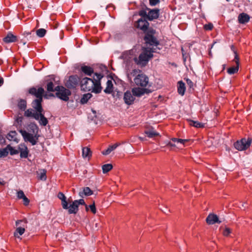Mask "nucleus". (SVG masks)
Segmentation results:
<instances>
[{"mask_svg":"<svg viewBox=\"0 0 252 252\" xmlns=\"http://www.w3.org/2000/svg\"><path fill=\"white\" fill-rule=\"evenodd\" d=\"M149 23L146 19H139L136 23L137 28L143 31L145 33L144 40L147 45H159V43L155 36L156 31L153 28H149Z\"/></svg>","mask_w":252,"mask_h":252,"instance_id":"f257e3e1","label":"nucleus"},{"mask_svg":"<svg viewBox=\"0 0 252 252\" xmlns=\"http://www.w3.org/2000/svg\"><path fill=\"white\" fill-rule=\"evenodd\" d=\"M152 48H144L143 51L140 54L138 57V60L137 58L134 59V61L136 62L137 64H140L144 62L145 64L150 59L153 57V53L158 52V50H160V48L157 46L151 45Z\"/></svg>","mask_w":252,"mask_h":252,"instance_id":"f03ea898","label":"nucleus"},{"mask_svg":"<svg viewBox=\"0 0 252 252\" xmlns=\"http://www.w3.org/2000/svg\"><path fill=\"white\" fill-rule=\"evenodd\" d=\"M56 96L60 99L67 101L69 100V96L71 94V92L63 86H57L55 87Z\"/></svg>","mask_w":252,"mask_h":252,"instance_id":"7ed1b4c3","label":"nucleus"},{"mask_svg":"<svg viewBox=\"0 0 252 252\" xmlns=\"http://www.w3.org/2000/svg\"><path fill=\"white\" fill-rule=\"evenodd\" d=\"M19 132L25 141L30 142L32 145H35L37 143L39 137L37 133H34V135H33L32 134L27 132L25 130L21 129L19 130Z\"/></svg>","mask_w":252,"mask_h":252,"instance_id":"20e7f679","label":"nucleus"},{"mask_svg":"<svg viewBox=\"0 0 252 252\" xmlns=\"http://www.w3.org/2000/svg\"><path fill=\"white\" fill-rule=\"evenodd\" d=\"M252 139L250 138L248 139L242 138L234 143V147L238 151H244L247 150L252 143Z\"/></svg>","mask_w":252,"mask_h":252,"instance_id":"39448f33","label":"nucleus"},{"mask_svg":"<svg viewBox=\"0 0 252 252\" xmlns=\"http://www.w3.org/2000/svg\"><path fill=\"white\" fill-rule=\"evenodd\" d=\"M29 93L32 95L35 96L36 99H39L40 98L43 99V97L44 98H48V95L47 94H44L45 91L42 87H39L36 89L35 87H32L29 90Z\"/></svg>","mask_w":252,"mask_h":252,"instance_id":"423d86ee","label":"nucleus"},{"mask_svg":"<svg viewBox=\"0 0 252 252\" xmlns=\"http://www.w3.org/2000/svg\"><path fill=\"white\" fill-rule=\"evenodd\" d=\"M134 82L135 85L142 87H146L149 82V78L143 73L138 74L134 79Z\"/></svg>","mask_w":252,"mask_h":252,"instance_id":"0eeeda50","label":"nucleus"},{"mask_svg":"<svg viewBox=\"0 0 252 252\" xmlns=\"http://www.w3.org/2000/svg\"><path fill=\"white\" fill-rule=\"evenodd\" d=\"M82 89L84 91H90L94 86V83L92 78L85 77L82 79L80 82Z\"/></svg>","mask_w":252,"mask_h":252,"instance_id":"6e6552de","label":"nucleus"},{"mask_svg":"<svg viewBox=\"0 0 252 252\" xmlns=\"http://www.w3.org/2000/svg\"><path fill=\"white\" fill-rule=\"evenodd\" d=\"M231 50L233 51L234 54H235V57L234 61H235L236 65L232 66L231 67H229L227 69V72L229 74H234L238 72L239 69V57L238 55L237 54L236 51L235 50V48L233 45H232L231 46Z\"/></svg>","mask_w":252,"mask_h":252,"instance_id":"1a4fd4ad","label":"nucleus"},{"mask_svg":"<svg viewBox=\"0 0 252 252\" xmlns=\"http://www.w3.org/2000/svg\"><path fill=\"white\" fill-rule=\"evenodd\" d=\"M79 78L76 75L69 76L68 80L65 83V86L68 89H74L78 84Z\"/></svg>","mask_w":252,"mask_h":252,"instance_id":"9d476101","label":"nucleus"},{"mask_svg":"<svg viewBox=\"0 0 252 252\" xmlns=\"http://www.w3.org/2000/svg\"><path fill=\"white\" fill-rule=\"evenodd\" d=\"M43 101V99L40 98L39 99H35L33 100L32 103V108L36 111L37 113H40L43 111V109L41 103Z\"/></svg>","mask_w":252,"mask_h":252,"instance_id":"9b49d317","label":"nucleus"},{"mask_svg":"<svg viewBox=\"0 0 252 252\" xmlns=\"http://www.w3.org/2000/svg\"><path fill=\"white\" fill-rule=\"evenodd\" d=\"M124 100L126 104L130 105L133 103L135 97L133 96V94L130 91H127L124 94Z\"/></svg>","mask_w":252,"mask_h":252,"instance_id":"f8f14e48","label":"nucleus"},{"mask_svg":"<svg viewBox=\"0 0 252 252\" xmlns=\"http://www.w3.org/2000/svg\"><path fill=\"white\" fill-rule=\"evenodd\" d=\"M206 221L208 224H214L216 223H220L221 220H220L217 215L214 214H209L206 218Z\"/></svg>","mask_w":252,"mask_h":252,"instance_id":"ddd939ff","label":"nucleus"},{"mask_svg":"<svg viewBox=\"0 0 252 252\" xmlns=\"http://www.w3.org/2000/svg\"><path fill=\"white\" fill-rule=\"evenodd\" d=\"M149 10L148 14V19L150 21H152L154 19L158 18L159 16V10L158 9H150L147 8Z\"/></svg>","mask_w":252,"mask_h":252,"instance_id":"4468645a","label":"nucleus"},{"mask_svg":"<svg viewBox=\"0 0 252 252\" xmlns=\"http://www.w3.org/2000/svg\"><path fill=\"white\" fill-rule=\"evenodd\" d=\"M17 40V36L14 35L11 32H7L6 36L3 38V41L5 43L15 42Z\"/></svg>","mask_w":252,"mask_h":252,"instance_id":"2eb2a0df","label":"nucleus"},{"mask_svg":"<svg viewBox=\"0 0 252 252\" xmlns=\"http://www.w3.org/2000/svg\"><path fill=\"white\" fill-rule=\"evenodd\" d=\"M149 90L146 89H141L140 88H134L132 89V93L133 95L136 96H141L145 94L149 93Z\"/></svg>","mask_w":252,"mask_h":252,"instance_id":"dca6fc26","label":"nucleus"},{"mask_svg":"<svg viewBox=\"0 0 252 252\" xmlns=\"http://www.w3.org/2000/svg\"><path fill=\"white\" fill-rule=\"evenodd\" d=\"M188 141L187 139H182L174 138V148L183 149L185 147V143Z\"/></svg>","mask_w":252,"mask_h":252,"instance_id":"f3484780","label":"nucleus"},{"mask_svg":"<svg viewBox=\"0 0 252 252\" xmlns=\"http://www.w3.org/2000/svg\"><path fill=\"white\" fill-rule=\"evenodd\" d=\"M19 151L20 153L21 158H27L28 157L29 150L25 145H21L19 146Z\"/></svg>","mask_w":252,"mask_h":252,"instance_id":"a211bd4d","label":"nucleus"},{"mask_svg":"<svg viewBox=\"0 0 252 252\" xmlns=\"http://www.w3.org/2000/svg\"><path fill=\"white\" fill-rule=\"evenodd\" d=\"M81 70L86 75L89 76H92V75L94 73V69L92 67L85 65L81 66Z\"/></svg>","mask_w":252,"mask_h":252,"instance_id":"6ab92c4d","label":"nucleus"},{"mask_svg":"<svg viewBox=\"0 0 252 252\" xmlns=\"http://www.w3.org/2000/svg\"><path fill=\"white\" fill-rule=\"evenodd\" d=\"M238 19L239 23L244 24L249 21L250 17L246 13H242L239 15Z\"/></svg>","mask_w":252,"mask_h":252,"instance_id":"aec40b11","label":"nucleus"},{"mask_svg":"<svg viewBox=\"0 0 252 252\" xmlns=\"http://www.w3.org/2000/svg\"><path fill=\"white\" fill-rule=\"evenodd\" d=\"M25 113H24V116L26 117L29 118V117H32L34 119H38V113L36 112H35L34 110L30 108L27 109V110H25Z\"/></svg>","mask_w":252,"mask_h":252,"instance_id":"412c9836","label":"nucleus"},{"mask_svg":"<svg viewBox=\"0 0 252 252\" xmlns=\"http://www.w3.org/2000/svg\"><path fill=\"white\" fill-rule=\"evenodd\" d=\"M38 119H35L36 120L39 121V123L40 125L45 126L47 125L48 121L46 118L44 117L42 112L38 113Z\"/></svg>","mask_w":252,"mask_h":252,"instance_id":"4be33fe9","label":"nucleus"},{"mask_svg":"<svg viewBox=\"0 0 252 252\" xmlns=\"http://www.w3.org/2000/svg\"><path fill=\"white\" fill-rule=\"evenodd\" d=\"M186 91L185 84L182 81H180L177 83V92L179 94L183 96Z\"/></svg>","mask_w":252,"mask_h":252,"instance_id":"5701e85b","label":"nucleus"},{"mask_svg":"<svg viewBox=\"0 0 252 252\" xmlns=\"http://www.w3.org/2000/svg\"><path fill=\"white\" fill-rule=\"evenodd\" d=\"M68 209V213L69 214H75L78 211V207L76 203H75V200L72 202V204L69 206Z\"/></svg>","mask_w":252,"mask_h":252,"instance_id":"b1692460","label":"nucleus"},{"mask_svg":"<svg viewBox=\"0 0 252 252\" xmlns=\"http://www.w3.org/2000/svg\"><path fill=\"white\" fill-rule=\"evenodd\" d=\"M93 191L90 189L89 187H85L83 189L82 191H81L79 192V195L83 197L84 195L85 196H90L93 194Z\"/></svg>","mask_w":252,"mask_h":252,"instance_id":"393cba45","label":"nucleus"},{"mask_svg":"<svg viewBox=\"0 0 252 252\" xmlns=\"http://www.w3.org/2000/svg\"><path fill=\"white\" fill-rule=\"evenodd\" d=\"M102 87L101 86V82L94 83V86L93 87L92 92L95 94H99L101 92Z\"/></svg>","mask_w":252,"mask_h":252,"instance_id":"a878e982","label":"nucleus"},{"mask_svg":"<svg viewBox=\"0 0 252 252\" xmlns=\"http://www.w3.org/2000/svg\"><path fill=\"white\" fill-rule=\"evenodd\" d=\"M113 85L110 80H108L106 82V87L104 90L105 93L110 94L113 92Z\"/></svg>","mask_w":252,"mask_h":252,"instance_id":"bb28decb","label":"nucleus"},{"mask_svg":"<svg viewBox=\"0 0 252 252\" xmlns=\"http://www.w3.org/2000/svg\"><path fill=\"white\" fill-rule=\"evenodd\" d=\"M82 156L84 158H90L92 156V152L88 147H84L82 149Z\"/></svg>","mask_w":252,"mask_h":252,"instance_id":"cd10ccee","label":"nucleus"},{"mask_svg":"<svg viewBox=\"0 0 252 252\" xmlns=\"http://www.w3.org/2000/svg\"><path fill=\"white\" fill-rule=\"evenodd\" d=\"M119 146L118 143H116L113 145H110L108 147V148L105 151L102 152V154L104 155H109L112 151L116 149V148Z\"/></svg>","mask_w":252,"mask_h":252,"instance_id":"c85d7f7f","label":"nucleus"},{"mask_svg":"<svg viewBox=\"0 0 252 252\" xmlns=\"http://www.w3.org/2000/svg\"><path fill=\"white\" fill-rule=\"evenodd\" d=\"M18 107L22 111H25L27 108V101L23 99H20L18 102Z\"/></svg>","mask_w":252,"mask_h":252,"instance_id":"c756f323","label":"nucleus"},{"mask_svg":"<svg viewBox=\"0 0 252 252\" xmlns=\"http://www.w3.org/2000/svg\"><path fill=\"white\" fill-rule=\"evenodd\" d=\"M144 133L149 138H153L159 135V133L153 129L145 130Z\"/></svg>","mask_w":252,"mask_h":252,"instance_id":"7c9ffc66","label":"nucleus"},{"mask_svg":"<svg viewBox=\"0 0 252 252\" xmlns=\"http://www.w3.org/2000/svg\"><path fill=\"white\" fill-rule=\"evenodd\" d=\"M92 97V94L90 93H88L83 94L80 100V103L82 104L87 103L88 100Z\"/></svg>","mask_w":252,"mask_h":252,"instance_id":"2f4dec72","label":"nucleus"},{"mask_svg":"<svg viewBox=\"0 0 252 252\" xmlns=\"http://www.w3.org/2000/svg\"><path fill=\"white\" fill-rule=\"evenodd\" d=\"M25 231V229L24 227H18L15 231L14 233V236L15 237L19 238L20 235H22L24 234Z\"/></svg>","mask_w":252,"mask_h":252,"instance_id":"473e14b6","label":"nucleus"},{"mask_svg":"<svg viewBox=\"0 0 252 252\" xmlns=\"http://www.w3.org/2000/svg\"><path fill=\"white\" fill-rule=\"evenodd\" d=\"M189 125L190 126H193L197 128H201V127H204V124L200 123L198 121H195L189 120Z\"/></svg>","mask_w":252,"mask_h":252,"instance_id":"72a5a7b5","label":"nucleus"},{"mask_svg":"<svg viewBox=\"0 0 252 252\" xmlns=\"http://www.w3.org/2000/svg\"><path fill=\"white\" fill-rule=\"evenodd\" d=\"M103 77V75L101 73H94V76L93 77V81L94 83L95 82H101V79Z\"/></svg>","mask_w":252,"mask_h":252,"instance_id":"f704fd0d","label":"nucleus"},{"mask_svg":"<svg viewBox=\"0 0 252 252\" xmlns=\"http://www.w3.org/2000/svg\"><path fill=\"white\" fill-rule=\"evenodd\" d=\"M113 168L111 164H106L102 166V169L103 173H106L110 171Z\"/></svg>","mask_w":252,"mask_h":252,"instance_id":"c9c22d12","label":"nucleus"},{"mask_svg":"<svg viewBox=\"0 0 252 252\" xmlns=\"http://www.w3.org/2000/svg\"><path fill=\"white\" fill-rule=\"evenodd\" d=\"M31 131L33 132V133H38V127L34 123H31L29 126Z\"/></svg>","mask_w":252,"mask_h":252,"instance_id":"e433bc0d","label":"nucleus"},{"mask_svg":"<svg viewBox=\"0 0 252 252\" xmlns=\"http://www.w3.org/2000/svg\"><path fill=\"white\" fill-rule=\"evenodd\" d=\"M47 90L49 92H53L56 91L55 87H54V85L52 81H50L48 82L46 87Z\"/></svg>","mask_w":252,"mask_h":252,"instance_id":"4c0bfd02","label":"nucleus"},{"mask_svg":"<svg viewBox=\"0 0 252 252\" xmlns=\"http://www.w3.org/2000/svg\"><path fill=\"white\" fill-rule=\"evenodd\" d=\"M16 134L17 133L15 131H11L7 134V138L10 141L12 140L15 141V136Z\"/></svg>","mask_w":252,"mask_h":252,"instance_id":"58836bf2","label":"nucleus"},{"mask_svg":"<svg viewBox=\"0 0 252 252\" xmlns=\"http://www.w3.org/2000/svg\"><path fill=\"white\" fill-rule=\"evenodd\" d=\"M36 35L38 37H43L45 36V35L46 33V31L44 29L41 28V29L37 30L36 32Z\"/></svg>","mask_w":252,"mask_h":252,"instance_id":"ea45409f","label":"nucleus"},{"mask_svg":"<svg viewBox=\"0 0 252 252\" xmlns=\"http://www.w3.org/2000/svg\"><path fill=\"white\" fill-rule=\"evenodd\" d=\"M8 151L10 152L11 155H16L19 153V151L14 149L10 145H7Z\"/></svg>","mask_w":252,"mask_h":252,"instance_id":"a19ab883","label":"nucleus"},{"mask_svg":"<svg viewBox=\"0 0 252 252\" xmlns=\"http://www.w3.org/2000/svg\"><path fill=\"white\" fill-rule=\"evenodd\" d=\"M8 154V148L7 146L6 148L0 149V158L5 157H6Z\"/></svg>","mask_w":252,"mask_h":252,"instance_id":"79ce46f5","label":"nucleus"},{"mask_svg":"<svg viewBox=\"0 0 252 252\" xmlns=\"http://www.w3.org/2000/svg\"><path fill=\"white\" fill-rule=\"evenodd\" d=\"M139 15L144 19H148V14L147 12L144 10H141L139 12Z\"/></svg>","mask_w":252,"mask_h":252,"instance_id":"37998d69","label":"nucleus"},{"mask_svg":"<svg viewBox=\"0 0 252 252\" xmlns=\"http://www.w3.org/2000/svg\"><path fill=\"white\" fill-rule=\"evenodd\" d=\"M61 201H62V205L63 209H68L69 208L68 203L66 200V199L62 200Z\"/></svg>","mask_w":252,"mask_h":252,"instance_id":"c03bdc74","label":"nucleus"},{"mask_svg":"<svg viewBox=\"0 0 252 252\" xmlns=\"http://www.w3.org/2000/svg\"><path fill=\"white\" fill-rule=\"evenodd\" d=\"M39 179L41 180L45 181L46 180V171L43 170L42 172L40 173L39 176Z\"/></svg>","mask_w":252,"mask_h":252,"instance_id":"a18cd8bd","label":"nucleus"},{"mask_svg":"<svg viewBox=\"0 0 252 252\" xmlns=\"http://www.w3.org/2000/svg\"><path fill=\"white\" fill-rule=\"evenodd\" d=\"M75 203L77 204L78 207H79V205H86L84 199H80L79 200H75Z\"/></svg>","mask_w":252,"mask_h":252,"instance_id":"49530a36","label":"nucleus"},{"mask_svg":"<svg viewBox=\"0 0 252 252\" xmlns=\"http://www.w3.org/2000/svg\"><path fill=\"white\" fill-rule=\"evenodd\" d=\"M25 196L23 191L20 190L17 192V197L19 199H23Z\"/></svg>","mask_w":252,"mask_h":252,"instance_id":"de8ad7c7","label":"nucleus"},{"mask_svg":"<svg viewBox=\"0 0 252 252\" xmlns=\"http://www.w3.org/2000/svg\"><path fill=\"white\" fill-rule=\"evenodd\" d=\"M89 208H90L91 212L93 214H95L96 213V208H95V204H94V202L93 204L89 205Z\"/></svg>","mask_w":252,"mask_h":252,"instance_id":"09e8293b","label":"nucleus"},{"mask_svg":"<svg viewBox=\"0 0 252 252\" xmlns=\"http://www.w3.org/2000/svg\"><path fill=\"white\" fill-rule=\"evenodd\" d=\"M231 233V229L228 227H226L223 232V234L225 236H228Z\"/></svg>","mask_w":252,"mask_h":252,"instance_id":"8fccbe9b","label":"nucleus"},{"mask_svg":"<svg viewBox=\"0 0 252 252\" xmlns=\"http://www.w3.org/2000/svg\"><path fill=\"white\" fill-rule=\"evenodd\" d=\"M213 28V25L211 23L206 24L204 26V28L206 30H211Z\"/></svg>","mask_w":252,"mask_h":252,"instance_id":"3c124183","label":"nucleus"},{"mask_svg":"<svg viewBox=\"0 0 252 252\" xmlns=\"http://www.w3.org/2000/svg\"><path fill=\"white\" fill-rule=\"evenodd\" d=\"M58 197L61 200L66 199V197L64 194L61 192L58 193Z\"/></svg>","mask_w":252,"mask_h":252,"instance_id":"603ef678","label":"nucleus"},{"mask_svg":"<svg viewBox=\"0 0 252 252\" xmlns=\"http://www.w3.org/2000/svg\"><path fill=\"white\" fill-rule=\"evenodd\" d=\"M159 0H149V3L151 6H155L159 2Z\"/></svg>","mask_w":252,"mask_h":252,"instance_id":"864d4df0","label":"nucleus"},{"mask_svg":"<svg viewBox=\"0 0 252 252\" xmlns=\"http://www.w3.org/2000/svg\"><path fill=\"white\" fill-rule=\"evenodd\" d=\"M22 199L25 205L27 206L29 204L30 200L26 196Z\"/></svg>","mask_w":252,"mask_h":252,"instance_id":"5fc2aeb1","label":"nucleus"},{"mask_svg":"<svg viewBox=\"0 0 252 252\" xmlns=\"http://www.w3.org/2000/svg\"><path fill=\"white\" fill-rule=\"evenodd\" d=\"M186 81H187V84L191 88L193 86V82L189 79H187Z\"/></svg>","mask_w":252,"mask_h":252,"instance_id":"6e6d98bb","label":"nucleus"},{"mask_svg":"<svg viewBox=\"0 0 252 252\" xmlns=\"http://www.w3.org/2000/svg\"><path fill=\"white\" fill-rule=\"evenodd\" d=\"M5 142V138L3 136L0 135V143L1 144H4Z\"/></svg>","mask_w":252,"mask_h":252,"instance_id":"4d7b16f0","label":"nucleus"},{"mask_svg":"<svg viewBox=\"0 0 252 252\" xmlns=\"http://www.w3.org/2000/svg\"><path fill=\"white\" fill-rule=\"evenodd\" d=\"M23 221H24V220H17L16 221V225L17 226H18L19 225V224L21 223V222H22ZM24 222L25 223H26L27 222V220H24Z\"/></svg>","mask_w":252,"mask_h":252,"instance_id":"13d9d810","label":"nucleus"},{"mask_svg":"<svg viewBox=\"0 0 252 252\" xmlns=\"http://www.w3.org/2000/svg\"><path fill=\"white\" fill-rule=\"evenodd\" d=\"M188 55L187 53H183L182 55L184 61L185 62L188 57Z\"/></svg>","mask_w":252,"mask_h":252,"instance_id":"bf43d9fd","label":"nucleus"},{"mask_svg":"<svg viewBox=\"0 0 252 252\" xmlns=\"http://www.w3.org/2000/svg\"><path fill=\"white\" fill-rule=\"evenodd\" d=\"M172 145L171 144V143H169V144L168 145H167V146H166V149H172Z\"/></svg>","mask_w":252,"mask_h":252,"instance_id":"052dcab7","label":"nucleus"},{"mask_svg":"<svg viewBox=\"0 0 252 252\" xmlns=\"http://www.w3.org/2000/svg\"><path fill=\"white\" fill-rule=\"evenodd\" d=\"M23 121V117H18L17 118V121L18 123H21Z\"/></svg>","mask_w":252,"mask_h":252,"instance_id":"680f3d73","label":"nucleus"},{"mask_svg":"<svg viewBox=\"0 0 252 252\" xmlns=\"http://www.w3.org/2000/svg\"><path fill=\"white\" fill-rule=\"evenodd\" d=\"M3 82H4V80H3V79L1 77L0 78V87L3 85Z\"/></svg>","mask_w":252,"mask_h":252,"instance_id":"e2e57ef3","label":"nucleus"},{"mask_svg":"<svg viewBox=\"0 0 252 252\" xmlns=\"http://www.w3.org/2000/svg\"><path fill=\"white\" fill-rule=\"evenodd\" d=\"M137 72V71L136 69H133L132 70V72L131 73V74L133 75V76H134L136 74Z\"/></svg>","mask_w":252,"mask_h":252,"instance_id":"0e129e2a","label":"nucleus"},{"mask_svg":"<svg viewBox=\"0 0 252 252\" xmlns=\"http://www.w3.org/2000/svg\"><path fill=\"white\" fill-rule=\"evenodd\" d=\"M85 208H86V210L87 211H88V210H89V206H88V205H86H86H85Z\"/></svg>","mask_w":252,"mask_h":252,"instance_id":"69168bd1","label":"nucleus"},{"mask_svg":"<svg viewBox=\"0 0 252 252\" xmlns=\"http://www.w3.org/2000/svg\"><path fill=\"white\" fill-rule=\"evenodd\" d=\"M245 203H246L245 202H243V204H242V207L243 208H244V209H245V208H246V207H245Z\"/></svg>","mask_w":252,"mask_h":252,"instance_id":"338daca9","label":"nucleus"},{"mask_svg":"<svg viewBox=\"0 0 252 252\" xmlns=\"http://www.w3.org/2000/svg\"><path fill=\"white\" fill-rule=\"evenodd\" d=\"M111 252H115V248L111 249Z\"/></svg>","mask_w":252,"mask_h":252,"instance_id":"774afa93","label":"nucleus"}]
</instances>
